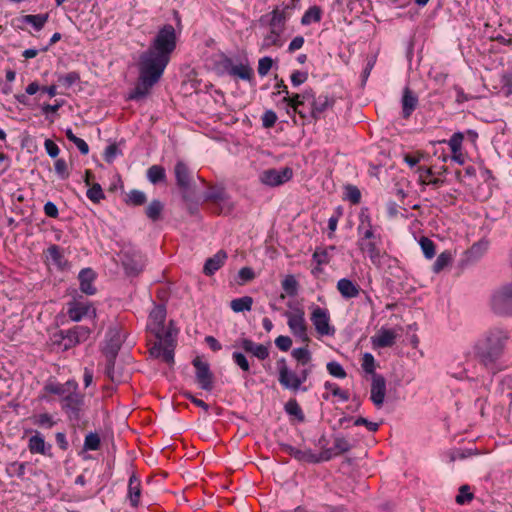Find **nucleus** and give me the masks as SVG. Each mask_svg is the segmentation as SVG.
I'll return each instance as SVG.
<instances>
[{"label":"nucleus","mask_w":512,"mask_h":512,"mask_svg":"<svg viewBox=\"0 0 512 512\" xmlns=\"http://www.w3.org/2000/svg\"><path fill=\"white\" fill-rule=\"evenodd\" d=\"M176 45L175 28L171 24H165L158 30L149 48L140 55L139 60L164 71Z\"/></svg>","instance_id":"nucleus-1"},{"label":"nucleus","mask_w":512,"mask_h":512,"mask_svg":"<svg viewBox=\"0 0 512 512\" xmlns=\"http://www.w3.org/2000/svg\"><path fill=\"white\" fill-rule=\"evenodd\" d=\"M509 339V332L501 327L488 329L474 345L476 359L486 368H494L501 359Z\"/></svg>","instance_id":"nucleus-2"},{"label":"nucleus","mask_w":512,"mask_h":512,"mask_svg":"<svg viewBox=\"0 0 512 512\" xmlns=\"http://www.w3.org/2000/svg\"><path fill=\"white\" fill-rule=\"evenodd\" d=\"M164 71L139 60V79L129 92L127 100L140 101L146 98L152 87L160 80Z\"/></svg>","instance_id":"nucleus-3"},{"label":"nucleus","mask_w":512,"mask_h":512,"mask_svg":"<svg viewBox=\"0 0 512 512\" xmlns=\"http://www.w3.org/2000/svg\"><path fill=\"white\" fill-rule=\"evenodd\" d=\"M61 408L70 422L79 424L85 412V397L78 390L60 399Z\"/></svg>","instance_id":"nucleus-4"},{"label":"nucleus","mask_w":512,"mask_h":512,"mask_svg":"<svg viewBox=\"0 0 512 512\" xmlns=\"http://www.w3.org/2000/svg\"><path fill=\"white\" fill-rule=\"evenodd\" d=\"M490 305L497 315H512V281L503 284L492 293Z\"/></svg>","instance_id":"nucleus-5"},{"label":"nucleus","mask_w":512,"mask_h":512,"mask_svg":"<svg viewBox=\"0 0 512 512\" xmlns=\"http://www.w3.org/2000/svg\"><path fill=\"white\" fill-rule=\"evenodd\" d=\"M120 260L126 275L130 277L138 276L146 264L144 255L132 247H127L121 251Z\"/></svg>","instance_id":"nucleus-6"},{"label":"nucleus","mask_w":512,"mask_h":512,"mask_svg":"<svg viewBox=\"0 0 512 512\" xmlns=\"http://www.w3.org/2000/svg\"><path fill=\"white\" fill-rule=\"evenodd\" d=\"M288 307L293 309L294 312H285L284 316L287 318V324L294 336L301 339L303 342H308L307 325L305 321L304 310L300 307H293L292 303H288Z\"/></svg>","instance_id":"nucleus-7"},{"label":"nucleus","mask_w":512,"mask_h":512,"mask_svg":"<svg viewBox=\"0 0 512 512\" xmlns=\"http://www.w3.org/2000/svg\"><path fill=\"white\" fill-rule=\"evenodd\" d=\"M292 2H294V0H292ZM293 7L294 3L283 4L281 7L276 6L270 13H267L260 17V25L268 26L269 29L271 30L284 32L286 21L288 18L286 11L292 9Z\"/></svg>","instance_id":"nucleus-8"},{"label":"nucleus","mask_w":512,"mask_h":512,"mask_svg":"<svg viewBox=\"0 0 512 512\" xmlns=\"http://www.w3.org/2000/svg\"><path fill=\"white\" fill-rule=\"evenodd\" d=\"M204 200L212 202L218 213H229L233 210L234 205L230 200V196L223 186H211L204 194Z\"/></svg>","instance_id":"nucleus-9"},{"label":"nucleus","mask_w":512,"mask_h":512,"mask_svg":"<svg viewBox=\"0 0 512 512\" xmlns=\"http://www.w3.org/2000/svg\"><path fill=\"white\" fill-rule=\"evenodd\" d=\"M176 184L181 190L185 202L192 201L190 190L192 188V173L183 161H178L174 166Z\"/></svg>","instance_id":"nucleus-10"},{"label":"nucleus","mask_w":512,"mask_h":512,"mask_svg":"<svg viewBox=\"0 0 512 512\" xmlns=\"http://www.w3.org/2000/svg\"><path fill=\"white\" fill-rule=\"evenodd\" d=\"M293 177L292 168L286 166L282 169L270 168L260 174V181L264 185L276 187L290 181Z\"/></svg>","instance_id":"nucleus-11"},{"label":"nucleus","mask_w":512,"mask_h":512,"mask_svg":"<svg viewBox=\"0 0 512 512\" xmlns=\"http://www.w3.org/2000/svg\"><path fill=\"white\" fill-rule=\"evenodd\" d=\"M311 321L318 334L331 336L335 333L334 327L330 326V315L327 309L315 306L311 313Z\"/></svg>","instance_id":"nucleus-12"},{"label":"nucleus","mask_w":512,"mask_h":512,"mask_svg":"<svg viewBox=\"0 0 512 512\" xmlns=\"http://www.w3.org/2000/svg\"><path fill=\"white\" fill-rule=\"evenodd\" d=\"M193 366L196 369V381L201 389L211 391L213 388V374L207 362H203L199 357L193 360Z\"/></svg>","instance_id":"nucleus-13"},{"label":"nucleus","mask_w":512,"mask_h":512,"mask_svg":"<svg viewBox=\"0 0 512 512\" xmlns=\"http://www.w3.org/2000/svg\"><path fill=\"white\" fill-rule=\"evenodd\" d=\"M233 347H240L244 352L251 354L259 360H265L269 357V349L261 343H256L249 338H239L233 344Z\"/></svg>","instance_id":"nucleus-14"},{"label":"nucleus","mask_w":512,"mask_h":512,"mask_svg":"<svg viewBox=\"0 0 512 512\" xmlns=\"http://www.w3.org/2000/svg\"><path fill=\"white\" fill-rule=\"evenodd\" d=\"M166 320V309L163 305H158L149 314L148 329L157 339L162 338L163 327Z\"/></svg>","instance_id":"nucleus-15"},{"label":"nucleus","mask_w":512,"mask_h":512,"mask_svg":"<svg viewBox=\"0 0 512 512\" xmlns=\"http://www.w3.org/2000/svg\"><path fill=\"white\" fill-rule=\"evenodd\" d=\"M222 63L223 67L230 76H235L248 82L253 80L254 71L248 63L233 65L232 59L229 57H225Z\"/></svg>","instance_id":"nucleus-16"},{"label":"nucleus","mask_w":512,"mask_h":512,"mask_svg":"<svg viewBox=\"0 0 512 512\" xmlns=\"http://www.w3.org/2000/svg\"><path fill=\"white\" fill-rule=\"evenodd\" d=\"M122 342L123 339L120 330L117 327L109 328L106 333L103 354L105 356L117 357Z\"/></svg>","instance_id":"nucleus-17"},{"label":"nucleus","mask_w":512,"mask_h":512,"mask_svg":"<svg viewBox=\"0 0 512 512\" xmlns=\"http://www.w3.org/2000/svg\"><path fill=\"white\" fill-rule=\"evenodd\" d=\"M79 386L78 383L71 379L66 381L65 383H59L56 381H47L44 385V391L49 394H54L60 396V399L62 397H65L68 395V393H72L75 390H78Z\"/></svg>","instance_id":"nucleus-18"},{"label":"nucleus","mask_w":512,"mask_h":512,"mask_svg":"<svg viewBox=\"0 0 512 512\" xmlns=\"http://www.w3.org/2000/svg\"><path fill=\"white\" fill-rule=\"evenodd\" d=\"M333 458L332 449H323L320 453H314L311 449L300 450L297 453L296 460L311 464L327 462Z\"/></svg>","instance_id":"nucleus-19"},{"label":"nucleus","mask_w":512,"mask_h":512,"mask_svg":"<svg viewBox=\"0 0 512 512\" xmlns=\"http://www.w3.org/2000/svg\"><path fill=\"white\" fill-rule=\"evenodd\" d=\"M334 104V98H330L327 95H319L314 99L313 103H311V109L307 118L309 117L314 121L319 120L321 115L329 108H332Z\"/></svg>","instance_id":"nucleus-20"},{"label":"nucleus","mask_w":512,"mask_h":512,"mask_svg":"<svg viewBox=\"0 0 512 512\" xmlns=\"http://www.w3.org/2000/svg\"><path fill=\"white\" fill-rule=\"evenodd\" d=\"M386 394V380L384 376L380 374H374L372 376L371 384V401L377 407H381L384 403Z\"/></svg>","instance_id":"nucleus-21"},{"label":"nucleus","mask_w":512,"mask_h":512,"mask_svg":"<svg viewBox=\"0 0 512 512\" xmlns=\"http://www.w3.org/2000/svg\"><path fill=\"white\" fill-rule=\"evenodd\" d=\"M378 242H380V240H378V239H369V240L358 239V241H357V245H358L359 249L363 253H367L370 261L374 265H377V266L381 264V258H382V253H381L380 248L378 247Z\"/></svg>","instance_id":"nucleus-22"},{"label":"nucleus","mask_w":512,"mask_h":512,"mask_svg":"<svg viewBox=\"0 0 512 512\" xmlns=\"http://www.w3.org/2000/svg\"><path fill=\"white\" fill-rule=\"evenodd\" d=\"M277 368L279 372L278 380L280 384L284 388L290 389L292 391L299 390V388H295L292 386L293 383L295 382V378H298V375L288 368L285 358H281L277 361Z\"/></svg>","instance_id":"nucleus-23"},{"label":"nucleus","mask_w":512,"mask_h":512,"mask_svg":"<svg viewBox=\"0 0 512 512\" xmlns=\"http://www.w3.org/2000/svg\"><path fill=\"white\" fill-rule=\"evenodd\" d=\"M67 314L72 321L78 322L85 316L92 315L95 317L96 311L90 304L73 302L69 303Z\"/></svg>","instance_id":"nucleus-24"},{"label":"nucleus","mask_w":512,"mask_h":512,"mask_svg":"<svg viewBox=\"0 0 512 512\" xmlns=\"http://www.w3.org/2000/svg\"><path fill=\"white\" fill-rule=\"evenodd\" d=\"M96 279V273L91 268H83L78 274L80 290L86 295H94L97 292L93 282Z\"/></svg>","instance_id":"nucleus-25"},{"label":"nucleus","mask_w":512,"mask_h":512,"mask_svg":"<svg viewBox=\"0 0 512 512\" xmlns=\"http://www.w3.org/2000/svg\"><path fill=\"white\" fill-rule=\"evenodd\" d=\"M305 102H302L300 97V93H295L292 95L284 96L282 100L278 103V106H283L286 109L287 114H299L300 117L306 119L307 115L300 110V106H302Z\"/></svg>","instance_id":"nucleus-26"},{"label":"nucleus","mask_w":512,"mask_h":512,"mask_svg":"<svg viewBox=\"0 0 512 512\" xmlns=\"http://www.w3.org/2000/svg\"><path fill=\"white\" fill-rule=\"evenodd\" d=\"M396 333L391 329L381 328L371 337V343L374 348H386L395 344Z\"/></svg>","instance_id":"nucleus-27"},{"label":"nucleus","mask_w":512,"mask_h":512,"mask_svg":"<svg viewBox=\"0 0 512 512\" xmlns=\"http://www.w3.org/2000/svg\"><path fill=\"white\" fill-rule=\"evenodd\" d=\"M227 258V253L224 250H219L212 257L206 259L203 267V273L206 276L214 275L215 272L218 271L224 265Z\"/></svg>","instance_id":"nucleus-28"},{"label":"nucleus","mask_w":512,"mask_h":512,"mask_svg":"<svg viewBox=\"0 0 512 512\" xmlns=\"http://www.w3.org/2000/svg\"><path fill=\"white\" fill-rule=\"evenodd\" d=\"M401 103H402V116H403V118L407 119L411 116L413 111L416 109V107L418 105V97L409 87H405L403 90Z\"/></svg>","instance_id":"nucleus-29"},{"label":"nucleus","mask_w":512,"mask_h":512,"mask_svg":"<svg viewBox=\"0 0 512 512\" xmlns=\"http://www.w3.org/2000/svg\"><path fill=\"white\" fill-rule=\"evenodd\" d=\"M141 497V482L140 479L133 473L129 478L127 498L133 508H137L140 504Z\"/></svg>","instance_id":"nucleus-30"},{"label":"nucleus","mask_w":512,"mask_h":512,"mask_svg":"<svg viewBox=\"0 0 512 512\" xmlns=\"http://www.w3.org/2000/svg\"><path fill=\"white\" fill-rule=\"evenodd\" d=\"M337 251L335 245L318 246L312 254V260L319 265H327L332 260L334 253Z\"/></svg>","instance_id":"nucleus-31"},{"label":"nucleus","mask_w":512,"mask_h":512,"mask_svg":"<svg viewBox=\"0 0 512 512\" xmlns=\"http://www.w3.org/2000/svg\"><path fill=\"white\" fill-rule=\"evenodd\" d=\"M54 343L62 348V350H68L80 344L71 328L68 330H60L58 333H56L54 335Z\"/></svg>","instance_id":"nucleus-32"},{"label":"nucleus","mask_w":512,"mask_h":512,"mask_svg":"<svg viewBox=\"0 0 512 512\" xmlns=\"http://www.w3.org/2000/svg\"><path fill=\"white\" fill-rule=\"evenodd\" d=\"M337 290L345 299L355 298L360 293V287L348 278H341L337 282Z\"/></svg>","instance_id":"nucleus-33"},{"label":"nucleus","mask_w":512,"mask_h":512,"mask_svg":"<svg viewBox=\"0 0 512 512\" xmlns=\"http://www.w3.org/2000/svg\"><path fill=\"white\" fill-rule=\"evenodd\" d=\"M47 260L50 261L59 270H64L68 262L64 257L62 249L58 245H51L46 251Z\"/></svg>","instance_id":"nucleus-34"},{"label":"nucleus","mask_w":512,"mask_h":512,"mask_svg":"<svg viewBox=\"0 0 512 512\" xmlns=\"http://www.w3.org/2000/svg\"><path fill=\"white\" fill-rule=\"evenodd\" d=\"M334 443L332 449L333 457L344 454L351 450L352 445L350 442L341 434L334 435Z\"/></svg>","instance_id":"nucleus-35"},{"label":"nucleus","mask_w":512,"mask_h":512,"mask_svg":"<svg viewBox=\"0 0 512 512\" xmlns=\"http://www.w3.org/2000/svg\"><path fill=\"white\" fill-rule=\"evenodd\" d=\"M487 248V241H478L466 251V257L469 261H477L485 254Z\"/></svg>","instance_id":"nucleus-36"},{"label":"nucleus","mask_w":512,"mask_h":512,"mask_svg":"<svg viewBox=\"0 0 512 512\" xmlns=\"http://www.w3.org/2000/svg\"><path fill=\"white\" fill-rule=\"evenodd\" d=\"M48 18V13L36 15L28 14L22 17V22L30 24L36 31H40L47 23Z\"/></svg>","instance_id":"nucleus-37"},{"label":"nucleus","mask_w":512,"mask_h":512,"mask_svg":"<svg viewBox=\"0 0 512 512\" xmlns=\"http://www.w3.org/2000/svg\"><path fill=\"white\" fill-rule=\"evenodd\" d=\"M147 179L152 184H158L166 181V171L161 165H152L147 170Z\"/></svg>","instance_id":"nucleus-38"},{"label":"nucleus","mask_w":512,"mask_h":512,"mask_svg":"<svg viewBox=\"0 0 512 512\" xmlns=\"http://www.w3.org/2000/svg\"><path fill=\"white\" fill-rule=\"evenodd\" d=\"M282 34L283 32L269 29V32L263 38L262 49H268L271 46L281 47L283 45V41L281 40Z\"/></svg>","instance_id":"nucleus-39"},{"label":"nucleus","mask_w":512,"mask_h":512,"mask_svg":"<svg viewBox=\"0 0 512 512\" xmlns=\"http://www.w3.org/2000/svg\"><path fill=\"white\" fill-rule=\"evenodd\" d=\"M163 209V203L158 199H154L146 207L145 214L150 220L156 222L160 219Z\"/></svg>","instance_id":"nucleus-40"},{"label":"nucleus","mask_w":512,"mask_h":512,"mask_svg":"<svg viewBox=\"0 0 512 512\" xmlns=\"http://www.w3.org/2000/svg\"><path fill=\"white\" fill-rule=\"evenodd\" d=\"M253 299L250 296H243L240 298L233 299L230 302L231 309L236 312L250 311L252 308Z\"/></svg>","instance_id":"nucleus-41"},{"label":"nucleus","mask_w":512,"mask_h":512,"mask_svg":"<svg viewBox=\"0 0 512 512\" xmlns=\"http://www.w3.org/2000/svg\"><path fill=\"white\" fill-rule=\"evenodd\" d=\"M284 410L288 415L295 417L299 422L305 421V415L296 399H289L284 405Z\"/></svg>","instance_id":"nucleus-42"},{"label":"nucleus","mask_w":512,"mask_h":512,"mask_svg":"<svg viewBox=\"0 0 512 512\" xmlns=\"http://www.w3.org/2000/svg\"><path fill=\"white\" fill-rule=\"evenodd\" d=\"M322 17V10L319 6H312L306 12L301 18V24L302 25H310L311 23H317L321 21Z\"/></svg>","instance_id":"nucleus-43"},{"label":"nucleus","mask_w":512,"mask_h":512,"mask_svg":"<svg viewBox=\"0 0 512 512\" xmlns=\"http://www.w3.org/2000/svg\"><path fill=\"white\" fill-rule=\"evenodd\" d=\"M80 79V74L77 71H71L65 75L59 74L57 76L58 83L67 89L72 87L76 83H79Z\"/></svg>","instance_id":"nucleus-44"},{"label":"nucleus","mask_w":512,"mask_h":512,"mask_svg":"<svg viewBox=\"0 0 512 512\" xmlns=\"http://www.w3.org/2000/svg\"><path fill=\"white\" fill-rule=\"evenodd\" d=\"M45 440L40 434H36L29 439V450L31 453L45 454Z\"/></svg>","instance_id":"nucleus-45"},{"label":"nucleus","mask_w":512,"mask_h":512,"mask_svg":"<svg viewBox=\"0 0 512 512\" xmlns=\"http://www.w3.org/2000/svg\"><path fill=\"white\" fill-rule=\"evenodd\" d=\"M147 197L143 191L133 189L127 194L126 203L132 206H141L145 204Z\"/></svg>","instance_id":"nucleus-46"},{"label":"nucleus","mask_w":512,"mask_h":512,"mask_svg":"<svg viewBox=\"0 0 512 512\" xmlns=\"http://www.w3.org/2000/svg\"><path fill=\"white\" fill-rule=\"evenodd\" d=\"M452 261V255L448 251H444L440 253L436 259V261L433 264V272L439 273L441 272L445 267H447Z\"/></svg>","instance_id":"nucleus-47"},{"label":"nucleus","mask_w":512,"mask_h":512,"mask_svg":"<svg viewBox=\"0 0 512 512\" xmlns=\"http://www.w3.org/2000/svg\"><path fill=\"white\" fill-rule=\"evenodd\" d=\"M101 445V439L98 433L96 432H90L86 435L84 440L83 449L85 451H95L100 448Z\"/></svg>","instance_id":"nucleus-48"},{"label":"nucleus","mask_w":512,"mask_h":512,"mask_svg":"<svg viewBox=\"0 0 512 512\" xmlns=\"http://www.w3.org/2000/svg\"><path fill=\"white\" fill-rule=\"evenodd\" d=\"M291 355L301 365H306L311 360V353L307 347L295 348Z\"/></svg>","instance_id":"nucleus-49"},{"label":"nucleus","mask_w":512,"mask_h":512,"mask_svg":"<svg viewBox=\"0 0 512 512\" xmlns=\"http://www.w3.org/2000/svg\"><path fill=\"white\" fill-rule=\"evenodd\" d=\"M232 360L243 372L250 373V363L243 352L234 351L232 353Z\"/></svg>","instance_id":"nucleus-50"},{"label":"nucleus","mask_w":512,"mask_h":512,"mask_svg":"<svg viewBox=\"0 0 512 512\" xmlns=\"http://www.w3.org/2000/svg\"><path fill=\"white\" fill-rule=\"evenodd\" d=\"M86 195L89 200L93 203H99L102 199L105 198V194L103 189L99 183H94L86 192Z\"/></svg>","instance_id":"nucleus-51"},{"label":"nucleus","mask_w":512,"mask_h":512,"mask_svg":"<svg viewBox=\"0 0 512 512\" xmlns=\"http://www.w3.org/2000/svg\"><path fill=\"white\" fill-rule=\"evenodd\" d=\"M345 199L349 200L352 204H359L361 201V192L355 185L348 184L344 187Z\"/></svg>","instance_id":"nucleus-52"},{"label":"nucleus","mask_w":512,"mask_h":512,"mask_svg":"<svg viewBox=\"0 0 512 512\" xmlns=\"http://www.w3.org/2000/svg\"><path fill=\"white\" fill-rule=\"evenodd\" d=\"M419 244L424 256L427 259H431L435 256V244L432 240L427 237H421Z\"/></svg>","instance_id":"nucleus-53"},{"label":"nucleus","mask_w":512,"mask_h":512,"mask_svg":"<svg viewBox=\"0 0 512 512\" xmlns=\"http://www.w3.org/2000/svg\"><path fill=\"white\" fill-rule=\"evenodd\" d=\"M26 463L25 462H12L7 467V473L9 476H16L22 479L25 475Z\"/></svg>","instance_id":"nucleus-54"},{"label":"nucleus","mask_w":512,"mask_h":512,"mask_svg":"<svg viewBox=\"0 0 512 512\" xmlns=\"http://www.w3.org/2000/svg\"><path fill=\"white\" fill-rule=\"evenodd\" d=\"M282 288L289 296H295L298 292V283L293 275L287 276L282 281Z\"/></svg>","instance_id":"nucleus-55"},{"label":"nucleus","mask_w":512,"mask_h":512,"mask_svg":"<svg viewBox=\"0 0 512 512\" xmlns=\"http://www.w3.org/2000/svg\"><path fill=\"white\" fill-rule=\"evenodd\" d=\"M327 371L333 377L343 379L347 376L346 371L342 367V365L336 361L328 362L326 365Z\"/></svg>","instance_id":"nucleus-56"},{"label":"nucleus","mask_w":512,"mask_h":512,"mask_svg":"<svg viewBox=\"0 0 512 512\" xmlns=\"http://www.w3.org/2000/svg\"><path fill=\"white\" fill-rule=\"evenodd\" d=\"M474 498L473 493L470 492V487L468 485H462L459 488V493L456 496V503L459 505H463L465 503L470 502Z\"/></svg>","instance_id":"nucleus-57"},{"label":"nucleus","mask_w":512,"mask_h":512,"mask_svg":"<svg viewBox=\"0 0 512 512\" xmlns=\"http://www.w3.org/2000/svg\"><path fill=\"white\" fill-rule=\"evenodd\" d=\"M324 388L326 390H330L334 396L339 397L342 401H348L349 400V393L345 390H342L339 388V386L332 382H325Z\"/></svg>","instance_id":"nucleus-58"},{"label":"nucleus","mask_w":512,"mask_h":512,"mask_svg":"<svg viewBox=\"0 0 512 512\" xmlns=\"http://www.w3.org/2000/svg\"><path fill=\"white\" fill-rule=\"evenodd\" d=\"M273 65V59L269 56H264L258 62V74L262 77L266 76Z\"/></svg>","instance_id":"nucleus-59"},{"label":"nucleus","mask_w":512,"mask_h":512,"mask_svg":"<svg viewBox=\"0 0 512 512\" xmlns=\"http://www.w3.org/2000/svg\"><path fill=\"white\" fill-rule=\"evenodd\" d=\"M464 135L461 132L454 133L448 141L453 154L460 152Z\"/></svg>","instance_id":"nucleus-60"},{"label":"nucleus","mask_w":512,"mask_h":512,"mask_svg":"<svg viewBox=\"0 0 512 512\" xmlns=\"http://www.w3.org/2000/svg\"><path fill=\"white\" fill-rule=\"evenodd\" d=\"M362 369L368 373L372 374V376L375 373V359L374 356L371 353H365L362 358Z\"/></svg>","instance_id":"nucleus-61"},{"label":"nucleus","mask_w":512,"mask_h":512,"mask_svg":"<svg viewBox=\"0 0 512 512\" xmlns=\"http://www.w3.org/2000/svg\"><path fill=\"white\" fill-rule=\"evenodd\" d=\"M71 330L74 333L77 340L79 341V343L86 341L91 333V330L88 327L82 325L74 326L73 328H71Z\"/></svg>","instance_id":"nucleus-62"},{"label":"nucleus","mask_w":512,"mask_h":512,"mask_svg":"<svg viewBox=\"0 0 512 512\" xmlns=\"http://www.w3.org/2000/svg\"><path fill=\"white\" fill-rule=\"evenodd\" d=\"M55 172L59 176L60 179L65 180L69 177L67 163L63 158H59L55 161L54 164Z\"/></svg>","instance_id":"nucleus-63"},{"label":"nucleus","mask_w":512,"mask_h":512,"mask_svg":"<svg viewBox=\"0 0 512 512\" xmlns=\"http://www.w3.org/2000/svg\"><path fill=\"white\" fill-rule=\"evenodd\" d=\"M501 85V89L505 97L512 95V73L502 75Z\"/></svg>","instance_id":"nucleus-64"}]
</instances>
